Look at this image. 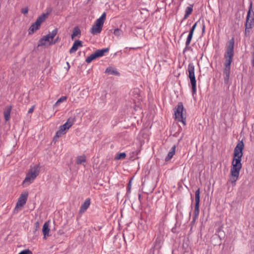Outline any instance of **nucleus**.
<instances>
[{
	"label": "nucleus",
	"mask_w": 254,
	"mask_h": 254,
	"mask_svg": "<svg viewBox=\"0 0 254 254\" xmlns=\"http://www.w3.org/2000/svg\"><path fill=\"white\" fill-rule=\"evenodd\" d=\"M244 144L243 141H239L234 150V156L230 170V182L235 185L236 182L238 180L240 170L242 167L241 163L243 156V150Z\"/></svg>",
	"instance_id": "nucleus-1"
},
{
	"label": "nucleus",
	"mask_w": 254,
	"mask_h": 254,
	"mask_svg": "<svg viewBox=\"0 0 254 254\" xmlns=\"http://www.w3.org/2000/svg\"><path fill=\"white\" fill-rule=\"evenodd\" d=\"M234 40L232 38L230 40L226 46V51L224 54L225 62L224 64V68L223 69V74L224 75V82L227 83L230 77L231 64L233 61V58L234 55Z\"/></svg>",
	"instance_id": "nucleus-2"
},
{
	"label": "nucleus",
	"mask_w": 254,
	"mask_h": 254,
	"mask_svg": "<svg viewBox=\"0 0 254 254\" xmlns=\"http://www.w3.org/2000/svg\"><path fill=\"white\" fill-rule=\"evenodd\" d=\"M40 172V168L38 165H35L31 167L28 172L26 174V177L23 182V184L29 185L35 179Z\"/></svg>",
	"instance_id": "nucleus-3"
},
{
	"label": "nucleus",
	"mask_w": 254,
	"mask_h": 254,
	"mask_svg": "<svg viewBox=\"0 0 254 254\" xmlns=\"http://www.w3.org/2000/svg\"><path fill=\"white\" fill-rule=\"evenodd\" d=\"M106 14L104 12L102 13L101 16L96 20L95 25L92 27L90 30V32L93 35H96L101 33L106 19Z\"/></svg>",
	"instance_id": "nucleus-4"
},
{
	"label": "nucleus",
	"mask_w": 254,
	"mask_h": 254,
	"mask_svg": "<svg viewBox=\"0 0 254 254\" xmlns=\"http://www.w3.org/2000/svg\"><path fill=\"white\" fill-rule=\"evenodd\" d=\"M58 30L57 29L53 30L51 32L49 33L48 34L44 36L39 41V43L38 45V47L45 46L47 43H48L49 45H52L55 44L56 41L53 42V39L56 36L57 34Z\"/></svg>",
	"instance_id": "nucleus-5"
},
{
	"label": "nucleus",
	"mask_w": 254,
	"mask_h": 254,
	"mask_svg": "<svg viewBox=\"0 0 254 254\" xmlns=\"http://www.w3.org/2000/svg\"><path fill=\"white\" fill-rule=\"evenodd\" d=\"M75 120L74 118H69L67 119L66 123L63 125L59 127V129L56 132V134L55 137L59 138L62 135L65 134L69 128L74 124Z\"/></svg>",
	"instance_id": "nucleus-6"
},
{
	"label": "nucleus",
	"mask_w": 254,
	"mask_h": 254,
	"mask_svg": "<svg viewBox=\"0 0 254 254\" xmlns=\"http://www.w3.org/2000/svg\"><path fill=\"white\" fill-rule=\"evenodd\" d=\"M188 72H189V77L190 79L192 95L196 94V81L194 75V66L193 63H190L188 65Z\"/></svg>",
	"instance_id": "nucleus-7"
},
{
	"label": "nucleus",
	"mask_w": 254,
	"mask_h": 254,
	"mask_svg": "<svg viewBox=\"0 0 254 254\" xmlns=\"http://www.w3.org/2000/svg\"><path fill=\"white\" fill-rule=\"evenodd\" d=\"M174 110L175 119L178 122H182L184 125H186V117L183 113L184 108L183 103L179 102Z\"/></svg>",
	"instance_id": "nucleus-8"
},
{
	"label": "nucleus",
	"mask_w": 254,
	"mask_h": 254,
	"mask_svg": "<svg viewBox=\"0 0 254 254\" xmlns=\"http://www.w3.org/2000/svg\"><path fill=\"white\" fill-rule=\"evenodd\" d=\"M200 193V188H198L195 192V205L192 216V223L195 222L199 214Z\"/></svg>",
	"instance_id": "nucleus-9"
},
{
	"label": "nucleus",
	"mask_w": 254,
	"mask_h": 254,
	"mask_svg": "<svg viewBox=\"0 0 254 254\" xmlns=\"http://www.w3.org/2000/svg\"><path fill=\"white\" fill-rule=\"evenodd\" d=\"M109 48H104L101 50H98L93 54H92L89 56H88L85 61L87 63H91L93 60H95L97 58H99L102 57L104 53L109 51Z\"/></svg>",
	"instance_id": "nucleus-10"
},
{
	"label": "nucleus",
	"mask_w": 254,
	"mask_h": 254,
	"mask_svg": "<svg viewBox=\"0 0 254 254\" xmlns=\"http://www.w3.org/2000/svg\"><path fill=\"white\" fill-rule=\"evenodd\" d=\"M252 11V2H251L247 15L246 21L245 24V27H247V29H251L252 28V26L254 24V18L253 17L251 19H250V15Z\"/></svg>",
	"instance_id": "nucleus-11"
},
{
	"label": "nucleus",
	"mask_w": 254,
	"mask_h": 254,
	"mask_svg": "<svg viewBox=\"0 0 254 254\" xmlns=\"http://www.w3.org/2000/svg\"><path fill=\"white\" fill-rule=\"evenodd\" d=\"M28 197V193L25 192L24 193H22L20 197L18 198V201L16 203L15 207L14 208V211H16L17 210V209L19 206H23L26 202Z\"/></svg>",
	"instance_id": "nucleus-12"
},
{
	"label": "nucleus",
	"mask_w": 254,
	"mask_h": 254,
	"mask_svg": "<svg viewBox=\"0 0 254 254\" xmlns=\"http://www.w3.org/2000/svg\"><path fill=\"white\" fill-rule=\"evenodd\" d=\"M47 13H43L41 15H40L37 19L36 22L38 25H41L42 23H43L46 19L48 17L49 14L51 12L52 9L51 8L47 9Z\"/></svg>",
	"instance_id": "nucleus-13"
},
{
	"label": "nucleus",
	"mask_w": 254,
	"mask_h": 254,
	"mask_svg": "<svg viewBox=\"0 0 254 254\" xmlns=\"http://www.w3.org/2000/svg\"><path fill=\"white\" fill-rule=\"evenodd\" d=\"M50 226V221H46L43 225V229H42V232L43 234V239L46 240L47 238V237H49L50 236L49 233L50 229L49 228Z\"/></svg>",
	"instance_id": "nucleus-14"
},
{
	"label": "nucleus",
	"mask_w": 254,
	"mask_h": 254,
	"mask_svg": "<svg viewBox=\"0 0 254 254\" xmlns=\"http://www.w3.org/2000/svg\"><path fill=\"white\" fill-rule=\"evenodd\" d=\"M82 46V42L80 40H76L74 42L72 47L69 50V53L72 54L75 53L79 47H81Z\"/></svg>",
	"instance_id": "nucleus-15"
},
{
	"label": "nucleus",
	"mask_w": 254,
	"mask_h": 254,
	"mask_svg": "<svg viewBox=\"0 0 254 254\" xmlns=\"http://www.w3.org/2000/svg\"><path fill=\"white\" fill-rule=\"evenodd\" d=\"M90 204V199L89 198H87L83 203L81 205L80 209L79 212L80 213H82L84 212L89 207Z\"/></svg>",
	"instance_id": "nucleus-16"
},
{
	"label": "nucleus",
	"mask_w": 254,
	"mask_h": 254,
	"mask_svg": "<svg viewBox=\"0 0 254 254\" xmlns=\"http://www.w3.org/2000/svg\"><path fill=\"white\" fill-rule=\"evenodd\" d=\"M105 72L108 74L119 75L120 73L117 71V69L115 67L111 66L108 67L106 68Z\"/></svg>",
	"instance_id": "nucleus-17"
},
{
	"label": "nucleus",
	"mask_w": 254,
	"mask_h": 254,
	"mask_svg": "<svg viewBox=\"0 0 254 254\" xmlns=\"http://www.w3.org/2000/svg\"><path fill=\"white\" fill-rule=\"evenodd\" d=\"M175 150H176V146L174 145L172 147L170 150L168 152L167 156L165 158V161L166 162L169 161L170 160H171V159H172V158L173 157V156L174 155V154L175 153Z\"/></svg>",
	"instance_id": "nucleus-18"
},
{
	"label": "nucleus",
	"mask_w": 254,
	"mask_h": 254,
	"mask_svg": "<svg viewBox=\"0 0 254 254\" xmlns=\"http://www.w3.org/2000/svg\"><path fill=\"white\" fill-rule=\"evenodd\" d=\"M40 26V25H38L36 22L33 23L29 29V34H32L35 31L39 28Z\"/></svg>",
	"instance_id": "nucleus-19"
},
{
	"label": "nucleus",
	"mask_w": 254,
	"mask_h": 254,
	"mask_svg": "<svg viewBox=\"0 0 254 254\" xmlns=\"http://www.w3.org/2000/svg\"><path fill=\"white\" fill-rule=\"evenodd\" d=\"M193 10L192 6H188L185 10V14L183 19H186L189 16Z\"/></svg>",
	"instance_id": "nucleus-20"
},
{
	"label": "nucleus",
	"mask_w": 254,
	"mask_h": 254,
	"mask_svg": "<svg viewBox=\"0 0 254 254\" xmlns=\"http://www.w3.org/2000/svg\"><path fill=\"white\" fill-rule=\"evenodd\" d=\"M11 110V107H8L4 111V117L5 121H7L10 119V112Z\"/></svg>",
	"instance_id": "nucleus-21"
},
{
	"label": "nucleus",
	"mask_w": 254,
	"mask_h": 254,
	"mask_svg": "<svg viewBox=\"0 0 254 254\" xmlns=\"http://www.w3.org/2000/svg\"><path fill=\"white\" fill-rule=\"evenodd\" d=\"M80 30L78 27H75L73 29L72 34L71 35V38L73 39L74 37L80 35Z\"/></svg>",
	"instance_id": "nucleus-22"
},
{
	"label": "nucleus",
	"mask_w": 254,
	"mask_h": 254,
	"mask_svg": "<svg viewBox=\"0 0 254 254\" xmlns=\"http://www.w3.org/2000/svg\"><path fill=\"white\" fill-rule=\"evenodd\" d=\"M193 34V33H191L189 32V35L188 36V37H187V40L186 42L185 49H186L188 48V47H189V46L190 45L191 40L192 38Z\"/></svg>",
	"instance_id": "nucleus-23"
},
{
	"label": "nucleus",
	"mask_w": 254,
	"mask_h": 254,
	"mask_svg": "<svg viewBox=\"0 0 254 254\" xmlns=\"http://www.w3.org/2000/svg\"><path fill=\"white\" fill-rule=\"evenodd\" d=\"M86 161V157L85 156H78L76 159V163L78 164H81Z\"/></svg>",
	"instance_id": "nucleus-24"
},
{
	"label": "nucleus",
	"mask_w": 254,
	"mask_h": 254,
	"mask_svg": "<svg viewBox=\"0 0 254 254\" xmlns=\"http://www.w3.org/2000/svg\"><path fill=\"white\" fill-rule=\"evenodd\" d=\"M126 157V154L124 152L120 153L118 154L117 156L116 157V159L119 160V159H125Z\"/></svg>",
	"instance_id": "nucleus-25"
},
{
	"label": "nucleus",
	"mask_w": 254,
	"mask_h": 254,
	"mask_svg": "<svg viewBox=\"0 0 254 254\" xmlns=\"http://www.w3.org/2000/svg\"><path fill=\"white\" fill-rule=\"evenodd\" d=\"M163 239L162 236H158L156 239L155 243L158 244L159 245L163 243Z\"/></svg>",
	"instance_id": "nucleus-26"
},
{
	"label": "nucleus",
	"mask_w": 254,
	"mask_h": 254,
	"mask_svg": "<svg viewBox=\"0 0 254 254\" xmlns=\"http://www.w3.org/2000/svg\"><path fill=\"white\" fill-rule=\"evenodd\" d=\"M18 254H33L32 252L28 249L24 250L20 252Z\"/></svg>",
	"instance_id": "nucleus-27"
},
{
	"label": "nucleus",
	"mask_w": 254,
	"mask_h": 254,
	"mask_svg": "<svg viewBox=\"0 0 254 254\" xmlns=\"http://www.w3.org/2000/svg\"><path fill=\"white\" fill-rule=\"evenodd\" d=\"M121 33L122 31L119 28L115 29L114 31V35L117 36H119L121 34Z\"/></svg>",
	"instance_id": "nucleus-28"
},
{
	"label": "nucleus",
	"mask_w": 254,
	"mask_h": 254,
	"mask_svg": "<svg viewBox=\"0 0 254 254\" xmlns=\"http://www.w3.org/2000/svg\"><path fill=\"white\" fill-rule=\"evenodd\" d=\"M199 21H197L196 22H195L193 25L192 26V27L190 28V33H193V32L194 31V30H195V28L197 24V23L199 22Z\"/></svg>",
	"instance_id": "nucleus-29"
},
{
	"label": "nucleus",
	"mask_w": 254,
	"mask_h": 254,
	"mask_svg": "<svg viewBox=\"0 0 254 254\" xmlns=\"http://www.w3.org/2000/svg\"><path fill=\"white\" fill-rule=\"evenodd\" d=\"M131 181L130 180L128 182L127 186V193H129L130 192L131 190Z\"/></svg>",
	"instance_id": "nucleus-30"
},
{
	"label": "nucleus",
	"mask_w": 254,
	"mask_h": 254,
	"mask_svg": "<svg viewBox=\"0 0 254 254\" xmlns=\"http://www.w3.org/2000/svg\"><path fill=\"white\" fill-rule=\"evenodd\" d=\"M67 99L66 96H62L58 100V103L63 102Z\"/></svg>",
	"instance_id": "nucleus-31"
},
{
	"label": "nucleus",
	"mask_w": 254,
	"mask_h": 254,
	"mask_svg": "<svg viewBox=\"0 0 254 254\" xmlns=\"http://www.w3.org/2000/svg\"><path fill=\"white\" fill-rule=\"evenodd\" d=\"M28 11V7H25L22 8L21 9V12L24 14L27 13Z\"/></svg>",
	"instance_id": "nucleus-32"
},
{
	"label": "nucleus",
	"mask_w": 254,
	"mask_h": 254,
	"mask_svg": "<svg viewBox=\"0 0 254 254\" xmlns=\"http://www.w3.org/2000/svg\"><path fill=\"white\" fill-rule=\"evenodd\" d=\"M250 29H247V27H245V34L246 36L249 35L250 33Z\"/></svg>",
	"instance_id": "nucleus-33"
},
{
	"label": "nucleus",
	"mask_w": 254,
	"mask_h": 254,
	"mask_svg": "<svg viewBox=\"0 0 254 254\" xmlns=\"http://www.w3.org/2000/svg\"><path fill=\"white\" fill-rule=\"evenodd\" d=\"M34 109H35V106L33 105L29 109V110L28 111V114L32 113L33 112Z\"/></svg>",
	"instance_id": "nucleus-34"
},
{
	"label": "nucleus",
	"mask_w": 254,
	"mask_h": 254,
	"mask_svg": "<svg viewBox=\"0 0 254 254\" xmlns=\"http://www.w3.org/2000/svg\"><path fill=\"white\" fill-rule=\"evenodd\" d=\"M205 26L204 21V20H202V33H204L205 32Z\"/></svg>",
	"instance_id": "nucleus-35"
},
{
	"label": "nucleus",
	"mask_w": 254,
	"mask_h": 254,
	"mask_svg": "<svg viewBox=\"0 0 254 254\" xmlns=\"http://www.w3.org/2000/svg\"><path fill=\"white\" fill-rule=\"evenodd\" d=\"M252 56H253V59L252 60V64L253 66L254 67V52L252 54Z\"/></svg>",
	"instance_id": "nucleus-36"
},
{
	"label": "nucleus",
	"mask_w": 254,
	"mask_h": 254,
	"mask_svg": "<svg viewBox=\"0 0 254 254\" xmlns=\"http://www.w3.org/2000/svg\"><path fill=\"white\" fill-rule=\"evenodd\" d=\"M60 103H58V101L56 102V103L55 104L54 106H57Z\"/></svg>",
	"instance_id": "nucleus-37"
},
{
	"label": "nucleus",
	"mask_w": 254,
	"mask_h": 254,
	"mask_svg": "<svg viewBox=\"0 0 254 254\" xmlns=\"http://www.w3.org/2000/svg\"><path fill=\"white\" fill-rule=\"evenodd\" d=\"M138 198H139V200H140V198H141V194H139L138 195Z\"/></svg>",
	"instance_id": "nucleus-38"
},
{
	"label": "nucleus",
	"mask_w": 254,
	"mask_h": 254,
	"mask_svg": "<svg viewBox=\"0 0 254 254\" xmlns=\"http://www.w3.org/2000/svg\"><path fill=\"white\" fill-rule=\"evenodd\" d=\"M66 64H67L68 67L69 68L70 66H69V63L68 62H67Z\"/></svg>",
	"instance_id": "nucleus-39"
}]
</instances>
